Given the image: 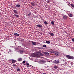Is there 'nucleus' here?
Wrapping results in <instances>:
<instances>
[{
	"mask_svg": "<svg viewBox=\"0 0 74 74\" xmlns=\"http://www.w3.org/2000/svg\"><path fill=\"white\" fill-rule=\"evenodd\" d=\"M13 66H14V67H16V66L14 64H13Z\"/></svg>",
	"mask_w": 74,
	"mask_h": 74,
	"instance_id": "nucleus-32",
	"label": "nucleus"
},
{
	"mask_svg": "<svg viewBox=\"0 0 74 74\" xmlns=\"http://www.w3.org/2000/svg\"><path fill=\"white\" fill-rule=\"evenodd\" d=\"M13 12H14L15 14H18V12H17V11L16 10H13Z\"/></svg>",
	"mask_w": 74,
	"mask_h": 74,
	"instance_id": "nucleus-15",
	"label": "nucleus"
},
{
	"mask_svg": "<svg viewBox=\"0 0 74 74\" xmlns=\"http://www.w3.org/2000/svg\"><path fill=\"white\" fill-rule=\"evenodd\" d=\"M14 15H15V16H16L17 17H19V16H18V15L17 14H14Z\"/></svg>",
	"mask_w": 74,
	"mask_h": 74,
	"instance_id": "nucleus-26",
	"label": "nucleus"
},
{
	"mask_svg": "<svg viewBox=\"0 0 74 74\" xmlns=\"http://www.w3.org/2000/svg\"><path fill=\"white\" fill-rule=\"evenodd\" d=\"M46 47V45H43V47L45 48V47Z\"/></svg>",
	"mask_w": 74,
	"mask_h": 74,
	"instance_id": "nucleus-27",
	"label": "nucleus"
},
{
	"mask_svg": "<svg viewBox=\"0 0 74 74\" xmlns=\"http://www.w3.org/2000/svg\"><path fill=\"white\" fill-rule=\"evenodd\" d=\"M51 23L52 25H53L54 24V22L53 21H52L51 22Z\"/></svg>",
	"mask_w": 74,
	"mask_h": 74,
	"instance_id": "nucleus-25",
	"label": "nucleus"
},
{
	"mask_svg": "<svg viewBox=\"0 0 74 74\" xmlns=\"http://www.w3.org/2000/svg\"><path fill=\"white\" fill-rule=\"evenodd\" d=\"M32 56L34 57H37L36 54L35 53L32 54Z\"/></svg>",
	"mask_w": 74,
	"mask_h": 74,
	"instance_id": "nucleus-6",
	"label": "nucleus"
},
{
	"mask_svg": "<svg viewBox=\"0 0 74 74\" xmlns=\"http://www.w3.org/2000/svg\"><path fill=\"white\" fill-rule=\"evenodd\" d=\"M67 18V16H64L63 18L64 19H66Z\"/></svg>",
	"mask_w": 74,
	"mask_h": 74,
	"instance_id": "nucleus-9",
	"label": "nucleus"
},
{
	"mask_svg": "<svg viewBox=\"0 0 74 74\" xmlns=\"http://www.w3.org/2000/svg\"><path fill=\"white\" fill-rule=\"evenodd\" d=\"M22 60V58H19L18 59V62H20Z\"/></svg>",
	"mask_w": 74,
	"mask_h": 74,
	"instance_id": "nucleus-8",
	"label": "nucleus"
},
{
	"mask_svg": "<svg viewBox=\"0 0 74 74\" xmlns=\"http://www.w3.org/2000/svg\"><path fill=\"white\" fill-rule=\"evenodd\" d=\"M51 52L52 53H53L54 52V51H51Z\"/></svg>",
	"mask_w": 74,
	"mask_h": 74,
	"instance_id": "nucleus-33",
	"label": "nucleus"
},
{
	"mask_svg": "<svg viewBox=\"0 0 74 74\" xmlns=\"http://www.w3.org/2000/svg\"><path fill=\"white\" fill-rule=\"evenodd\" d=\"M44 23H45V25H47V24H48V23L47 21H45Z\"/></svg>",
	"mask_w": 74,
	"mask_h": 74,
	"instance_id": "nucleus-24",
	"label": "nucleus"
},
{
	"mask_svg": "<svg viewBox=\"0 0 74 74\" xmlns=\"http://www.w3.org/2000/svg\"><path fill=\"white\" fill-rule=\"evenodd\" d=\"M32 14V13L31 12H29L28 14V16H29Z\"/></svg>",
	"mask_w": 74,
	"mask_h": 74,
	"instance_id": "nucleus-22",
	"label": "nucleus"
},
{
	"mask_svg": "<svg viewBox=\"0 0 74 74\" xmlns=\"http://www.w3.org/2000/svg\"><path fill=\"white\" fill-rule=\"evenodd\" d=\"M23 64H25V61H23Z\"/></svg>",
	"mask_w": 74,
	"mask_h": 74,
	"instance_id": "nucleus-31",
	"label": "nucleus"
},
{
	"mask_svg": "<svg viewBox=\"0 0 74 74\" xmlns=\"http://www.w3.org/2000/svg\"><path fill=\"white\" fill-rule=\"evenodd\" d=\"M71 5L72 7L73 8H74V4H71Z\"/></svg>",
	"mask_w": 74,
	"mask_h": 74,
	"instance_id": "nucleus-16",
	"label": "nucleus"
},
{
	"mask_svg": "<svg viewBox=\"0 0 74 74\" xmlns=\"http://www.w3.org/2000/svg\"><path fill=\"white\" fill-rule=\"evenodd\" d=\"M37 27H38L39 28H40V27H42V25H38L37 26Z\"/></svg>",
	"mask_w": 74,
	"mask_h": 74,
	"instance_id": "nucleus-7",
	"label": "nucleus"
},
{
	"mask_svg": "<svg viewBox=\"0 0 74 74\" xmlns=\"http://www.w3.org/2000/svg\"><path fill=\"white\" fill-rule=\"evenodd\" d=\"M16 71H21V69H20L18 68L17 69Z\"/></svg>",
	"mask_w": 74,
	"mask_h": 74,
	"instance_id": "nucleus-23",
	"label": "nucleus"
},
{
	"mask_svg": "<svg viewBox=\"0 0 74 74\" xmlns=\"http://www.w3.org/2000/svg\"><path fill=\"white\" fill-rule=\"evenodd\" d=\"M44 54L46 56H48V55H49V53L48 52H45Z\"/></svg>",
	"mask_w": 74,
	"mask_h": 74,
	"instance_id": "nucleus-14",
	"label": "nucleus"
},
{
	"mask_svg": "<svg viewBox=\"0 0 74 74\" xmlns=\"http://www.w3.org/2000/svg\"><path fill=\"white\" fill-rule=\"evenodd\" d=\"M26 65L29 66V64L28 63H27Z\"/></svg>",
	"mask_w": 74,
	"mask_h": 74,
	"instance_id": "nucleus-30",
	"label": "nucleus"
},
{
	"mask_svg": "<svg viewBox=\"0 0 74 74\" xmlns=\"http://www.w3.org/2000/svg\"><path fill=\"white\" fill-rule=\"evenodd\" d=\"M12 63H14L16 62V60H12L11 61Z\"/></svg>",
	"mask_w": 74,
	"mask_h": 74,
	"instance_id": "nucleus-13",
	"label": "nucleus"
},
{
	"mask_svg": "<svg viewBox=\"0 0 74 74\" xmlns=\"http://www.w3.org/2000/svg\"><path fill=\"white\" fill-rule=\"evenodd\" d=\"M55 55L57 56H59L60 55V53L59 52H56L55 53Z\"/></svg>",
	"mask_w": 74,
	"mask_h": 74,
	"instance_id": "nucleus-10",
	"label": "nucleus"
},
{
	"mask_svg": "<svg viewBox=\"0 0 74 74\" xmlns=\"http://www.w3.org/2000/svg\"><path fill=\"white\" fill-rule=\"evenodd\" d=\"M69 16L70 17H72L73 16L72 14H70Z\"/></svg>",
	"mask_w": 74,
	"mask_h": 74,
	"instance_id": "nucleus-21",
	"label": "nucleus"
},
{
	"mask_svg": "<svg viewBox=\"0 0 74 74\" xmlns=\"http://www.w3.org/2000/svg\"><path fill=\"white\" fill-rule=\"evenodd\" d=\"M66 57L69 59H74V57L69 55H66Z\"/></svg>",
	"mask_w": 74,
	"mask_h": 74,
	"instance_id": "nucleus-1",
	"label": "nucleus"
},
{
	"mask_svg": "<svg viewBox=\"0 0 74 74\" xmlns=\"http://www.w3.org/2000/svg\"><path fill=\"white\" fill-rule=\"evenodd\" d=\"M58 68V66H54V68L55 69H56Z\"/></svg>",
	"mask_w": 74,
	"mask_h": 74,
	"instance_id": "nucleus-17",
	"label": "nucleus"
},
{
	"mask_svg": "<svg viewBox=\"0 0 74 74\" xmlns=\"http://www.w3.org/2000/svg\"><path fill=\"white\" fill-rule=\"evenodd\" d=\"M36 57H39V56H40L41 55V53L40 52H37L36 53Z\"/></svg>",
	"mask_w": 74,
	"mask_h": 74,
	"instance_id": "nucleus-4",
	"label": "nucleus"
},
{
	"mask_svg": "<svg viewBox=\"0 0 74 74\" xmlns=\"http://www.w3.org/2000/svg\"><path fill=\"white\" fill-rule=\"evenodd\" d=\"M46 43L47 44H50L51 43L49 41H46Z\"/></svg>",
	"mask_w": 74,
	"mask_h": 74,
	"instance_id": "nucleus-19",
	"label": "nucleus"
},
{
	"mask_svg": "<svg viewBox=\"0 0 74 74\" xmlns=\"http://www.w3.org/2000/svg\"><path fill=\"white\" fill-rule=\"evenodd\" d=\"M20 6V5H19V4H18L17 5H16V7H17V8H19Z\"/></svg>",
	"mask_w": 74,
	"mask_h": 74,
	"instance_id": "nucleus-20",
	"label": "nucleus"
},
{
	"mask_svg": "<svg viewBox=\"0 0 74 74\" xmlns=\"http://www.w3.org/2000/svg\"><path fill=\"white\" fill-rule=\"evenodd\" d=\"M24 65H26V64H24Z\"/></svg>",
	"mask_w": 74,
	"mask_h": 74,
	"instance_id": "nucleus-38",
	"label": "nucleus"
},
{
	"mask_svg": "<svg viewBox=\"0 0 74 74\" xmlns=\"http://www.w3.org/2000/svg\"><path fill=\"white\" fill-rule=\"evenodd\" d=\"M14 36H19V34L17 33H14Z\"/></svg>",
	"mask_w": 74,
	"mask_h": 74,
	"instance_id": "nucleus-12",
	"label": "nucleus"
},
{
	"mask_svg": "<svg viewBox=\"0 0 74 74\" xmlns=\"http://www.w3.org/2000/svg\"><path fill=\"white\" fill-rule=\"evenodd\" d=\"M20 51V52L21 53H22V52H23V50H21V51Z\"/></svg>",
	"mask_w": 74,
	"mask_h": 74,
	"instance_id": "nucleus-29",
	"label": "nucleus"
},
{
	"mask_svg": "<svg viewBox=\"0 0 74 74\" xmlns=\"http://www.w3.org/2000/svg\"><path fill=\"white\" fill-rule=\"evenodd\" d=\"M53 63L56 64H58L59 63V61H58L55 60L53 61Z\"/></svg>",
	"mask_w": 74,
	"mask_h": 74,
	"instance_id": "nucleus-5",
	"label": "nucleus"
},
{
	"mask_svg": "<svg viewBox=\"0 0 74 74\" xmlns=\"http://www.w3.org/2000/svg\"><path fill=\"white\" fill-rule=\"evenodd\" d=\"M72 41H73L74 42V38H73L72 39Z\"/></svg>",
	"mask_w": 74,
	"mask_h": 74,
	"instance_id": "nucleus-34",
	"label": "nucleus"
},
{
	"mask_svg": "<svg viewBox=\"0 0 74 74\" xmlns=\"http://www.w3.org/2000/svg\"><path fill=\"white\" fill-rule=\"evenodd\" d=\"M42 74H46L45 73H43Z\"/></svg>",
	"mask_w": 74,
	"mask_h": 74,
	"instance_id": "nucleus-36",
	"label": "nucleus"
},
{
	"mask_svg": "<svg viewBox=\"0 0 74 74\" xmlns=\"http://www.w3.org/2000/svg\"><path fill=\"white\" fill-rule=\"evenodd\" d=\"M46 62V61L42 60H41L40 61V63L42 64H45Z\"/></svg>",
	"mask_w": 74,
	"mask_h": 74,
	"instance_id": "nucleus-3",
	"label": "nucleus"
},
{
	"mask_svg": "<svg viewBox=\"0 0 74 74\" xmlns=\"http://www.w3.org/2000/svg\"><path fill=\"white\" fill-rule=\"evenodd\" d=\"M31 42L34 45L40 44V43H37L35 42H34L33 41H31Z\"/></svg>",
	"mask_w": 74,
	"mask_h": 74,
	"instance_id": "nucleus-2",
	"label": "nucleus"
},
{
	"mask_svg": "<svg viewBox=\"0 0 74 74\" xmlns=\"http://www.w3.org/2000/svg\"><path fill=\"white\" fill-rule=\"evenodd\" d=\"M47 3H50V1L49 0H48L47 1Z\"/></svg>",
	"mask_w": 74,
	"mask_h": 74,
	"instance_id": "nucleus-28",
	"label": "nucleus"
},
{
	"mask_svg": "<svg viewBox=\"0 0 74 74\" xmlns=\"http://www.w3.org/2000/svg\"><path fill=\"white\" fill-rule=\"evenodd\" d=\"M40 47H38V49H40Z\"/></svg>",
	"mask_w": 74,
	"mask_h": 74,
	"instance_id": "nucleus-35",
	"label": "nucleus"
},
{
	"mask_svg": "<svg viewBox=\"0 0 74 74\" xmlns=\"http://www.w3.org/2000/svg\"><path fill=\"white\" fill-rule=\"evenodd\" d=\"M27 67H29V66H27Z\"/></svg>",
	"mask_w": 74,
	"mask_h": 74,
	"instance_id": "nucleus-37",
	"label": "nucleus"
},
{
	"mask_svg": "<svg viewBox=\"0 0 74 74\" xmlns=\"http://www.w3.org/2000/svg\"><path fill=\"white\" fill-rule=\"evenodd\" d=\"M49 34L52 37H53V36H54V34L53 33H51V32H50Z\"/></svg>",
	"mask_w": 74,
	"mask_h": 74,
	"instance_id": "nucleus-11",
	"label": "nucleus"
},
{
	"mask_svg": "<svg viewBox=\"0 0 74 74\" xmlns=\"http://www.w3.org/2000/svg\"><path fill=\"white\" fill-rule=\"evenodd\" d=\"M35 3L34 2H33L32 3H31L33 6H34L35 5Z\"/></svg>",
	"mask_w": 74,
	"mask_h": 74,
	"instance_id": "nucleus-18",
	"label": "nucleus"
}]
</instances>
